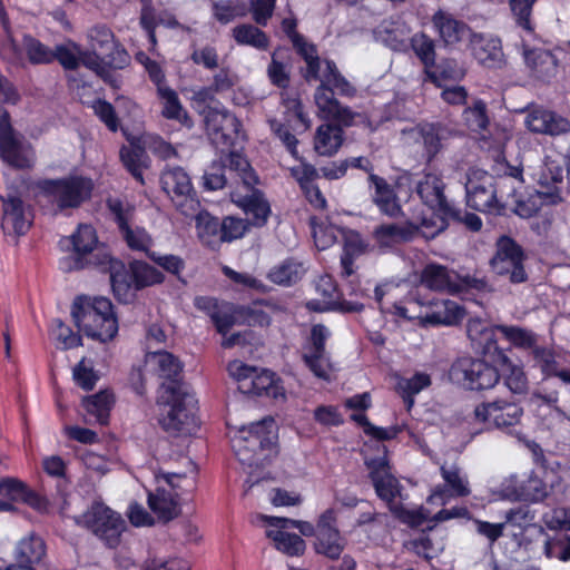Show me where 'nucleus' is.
<instances>
[{"mask_svg":"<svg viewBox=\"0 0 570 570\" xmlns=\"http://www.w3.org/2000/svg\"><path fill=\"white\" fill-rule=\"evenodd\" d=\"M243 393L255 395L266 394L277 397L279 393V386L275 381V375L273 372L267 370L258 371L256 368L250 382H245L243 384Z\"/></svg>","mask_w":570,"mask_h":570,"instance_id":"09e8293b","label":"nucleus"},{"mask_svg":"<svg viewBox=\"0 0 570 570\" xmlns=\"http://www.w3.org/2000/svg\"><path fill=\"white\" fill-rule=\"evenodd\" d=\"M521 513L522 510L511 509L505 513V522L500 523H491L480 519H474L473 523L475 525V531L478 534L487 538L489 543L492 546L497 540H499L503 535L507 523L515 521L517 517Z\"/></svg>","mask_w":570,"mask_h":570,"instance_id":"6e6d98bb","label":"nucleus"},{"mask_svg":"<svg viewBox=\"0 0 570 570\" xmlns=\"http://www.w3.org/2000/svg\"><path fill=\"white\" fill-rule=\"evenodd\" d=\"M449 374L454 383L471 391L490 390L500 381V373L494 366L473 357L456 360Z\"/></svg>","mask_w":570,"mask_h":570,"instance_id":"1a4fd4ad","label":"nucleus"},{"mask_svg":"<svg viewBox=\"0 0 570 570\" xmlns=\"http://www.w3.org/2000/svg\"><path fill=\"white\" fill-rule=\"evenodd\" d=\"M23 50L32 65H46L55 61L53 49L31 36H24Z\"/></svg>","mask_w":570,"mask_h":570,"instance_id":"bf43d9fd","label":"nucleus"},{"mask_svg":"<svg viewBox=\"0 0 570 570\" xmlns=\"http://www.w3.org/2000/svg\"><path fill=\"white\" fill-rule=\"evenodd\" d=\"M232 33L239 46H249L257 50H265L268 47L269 41L266 33L253 24H238L232 30Z\"/></svg>","mask_w":570,"mask_h":570,"instance_id":"864d4df0","label":"nucleus"},{"mask_svg":"<svg viewBox=\"0 0 570 570\" xmlns=\"http://www.w3.org/2000/svg\"><path fill=\"white\" fill-rule=\"evenodd\" d=\"M314 288L318 297L306 302L309 311L326 312L340 305V293L332 276H320L314 283Z\"/></svg>","mask_w":570,"mask_h":570,"instance_id":"473e14b6","label":"nucleus"},{"mask_svg":"<svg viewBox=\"0 0 570 570\" xmlns=\"http://www.w3.org/2000/svg\"><path fill=\"white\" fill-rule=\"evenodd\" d=\"M305 272L302 263L287 259L273 267L268 272V278L277 285L289 286L298 282L304 276Z\"/></svg>","mask_w":570,"mask_h":570,"instance_id":"8fccbe9b","label":"nucleus"},{"mask_svg":"<svg viewBox=\"0 0 570 570\" xmlns=\"http://www.w3.org/2000/svg\"><path fill=\"white\" fill-rule=\"evenodd\" d=\"M196 232L199 240L207 247L216 248L222 244L220 223L207 212H196Z\"/></svg>","mask_w":570,"mask_h":570,"instance_id":"79ce46f5","label":"nucleus"},{"mask_svg":"<svg viewBox=\"0 0 570 570\" xmlns=\"http://www.w3.org/2000/svg\"><path fill=\"white\" fill-rule=\"evenodd\" d=\"M3 203V214L1 227L6 234L23 235L31 226L30 214L26 210L22 200L13 195L1 197Z\"/></svg>","mask_w":570,"mask_h":570,"instance_id":"a878e982","label":"nucleus"},{"mask_svg":"<svg viewBox=\"0 0 570 570\" xmlns=\"http://www.w3.org/2000/svg\"><path fill=\"white\" fill-rule=\"evenodd\" d=\"M498 331L499 325H494L490 321L481 317H471L465 324V332L471 348L475 353L489 357L491 361H494L495 357L504 353L498 345Z\"/></svg>","mask_w":570,"mask_h":570,"instance_id":"6ab92c4d","label":"nucleus"},{"mask_svg":"<svg viewBox=\"0 0 570 570\" xmlns=\"http://www.w3.org/2000/svg\"><path fill=\"white\" fill-rule=\"evenodd\" d=\"M105 261L108 265L114 295L121 303H130L137 291L164 281L163 273L147 263L134 262L127 269L119 259L105 256Z\"/></svg>","mask_w":570,"mask_h":570,"instance_id":"39448f33","label":"nucleus"},{"mask_svg":"<svg viewBox=\"0 0 570 570\" xmlns=\"http://www.w3.org/2000/svg\"><path fill=\"white\" fill-rule=\"evenodd\" d=\"M157 92L163 102L161 115L167 119L177 120L183 125L190 126V119L184 109L177 92L168 86L160 88Z\"/></svg>","mask_w":570,"mask_h":570,"instance_id":"49530a36","label":"nucleus"},{"mask_svg":"<svg viewBox=\"0 0 570 570\" xmlns=\"http://www.w3.org/2000/svg\"><path fill=\"white\" fill-rule=\"evenodd\" d=\"M71 315L78 328L91 338L107 342L118 333L112 304L106 297L78 296Z\"/></svg>","mask_w":570,"mask_h":570,"instance_id":"20e7f679","label":"nucleus"},{"mask_svg":"<svg viewBox=\"0 0 570 570\" xmlns=\"http://www.w3.org/2000/svg\"><path fill=\"white\" fill-rule=\"evenodd\" d=\"M535 416L540 424L550 431H566L570 426V417L558 406V395L534 394Z\"/></svg>","mask_w":570,"mask_h":570,"instance_id":"b1692460","label":"nucleus"},{"mask_svg":"<svg viewBox=\"0 0 570 570\" xmlns=\"http://www.w3.org/2000/svg\"><path fill=\"white\" fill-rule=\"evenodd\" d=\"M466 203L471 208L484 213H499L494 180L491 175L480 169L468 174L465 184Z\"/></svg>","mask_w":570,"mask_h":570,"instance_id":"f3484780","label":"nucleus"},{"mask_svg":"<svg viewBox=\"0 0 570 570\" xmlns=\"http://www.w3.org/2000/svg\"><path fill=\"white\" fill-rule=\"evenodd\" d=\"M214 17L222 23H228L235 18L244 17L247 7L242 0L215 1L213 2Z\"/></svg>","mask_w":570,"mask_h":570,"instance_id":"e2e57ef3","label":"nucleus"},{"mask_svg":"<svg viewBox=\"0 0 570 570\" xmlns=\"http://www.w3.org/2000/svg\"><path fill=\"white\" fill-rule=\"evenodd\" d=\"M523 261L521 247L510 237L503 236L497 243V253L491 259V266L497 275L507 276L511 283L520 284L528 279Z\"/></svg>","mask_w":570,"mask_h":570,"instance_id":"2eb2a0df","label":"nucleus"},{"mask_svg":"<svg viewBox=\"0 0 570 570\" xmlns=\"http://www.w3.org/2000/svg\"><path fill=\"white\" fill-rule=\"evenodd\" d=\"M160 183L175 207L185 216H191L199 209V200L189 175L181 167L167 168L163 171Z\"/></svg>","mask_w":570,"mask_h":570,"instance_id":"ddd939ff","label":"nucleus"},{"mask_svg":"<svg viewBox=\"0 0 570 570\" xmlns=\"http://www.w3.org/2000/svg\"><path fill=\"white\" fill-rule=\"evenodd\" d=\"M343 253L341 256L342 276L348 277L354 273V261L364 254L366 245L361 235L355 232H344Z\"/></svg>","mask_w":570,"mask_h":570,"instance_id":"ea45409f","label":"nucleus"},{"mask_svg":"<svg viewBox=\"0 0 570 570\" xmlns=\"http://www.w3.org/2000/svg\"><path fill=\"white\" fill-rule=\"evenodd\" d=\"M366 465L376 494L390 505L393 504L392 501L399 494V482L392 475L386 458L366 460Z\"/></svg>","mask_w":570,"mask_h":570,"instance_id":"bb28decb","label":"nucleus"},{"mask_svg":"<svg viewBox=\"0 0 570 570\" xmlns=\"http://www.w3.org/2000/svg\"><path fill=\"white\" fill-rule=\"evenodd\" d=\"M77 523L92 532L110 549L120 544L121 534L126 530L122 517L100 502H95L77 519Z\"/></svg>","mask_w":570,"mask_h":570,"instance_id":"6e6552de","label":"nucleus"},{"mask_svg":"<svg viewBox=\"0 0 570 570\" xmlns=\"http://www.w3.org/2000/svg\"><path fill=\"white\" fill-rule=\"evenodd\" d=\"M446 217L448 216L440 214L439 212L431 214L429 217H423L420 224H414L415 238L417 236H422L425 239H432L438 236L446 228ZM452 217L458 218L459 213L456 212V215Z\"/></svg>","mask_w":570,"mask_h":570,"instance_id":"680f3d73","label":"nucleus"},{"mask_svg":"<svg viewBox=\"0 0 570 570\" xmlns=\"http://www.w3.org/2000/svg\"><path fill=\"white\" fill-rule=\"evenodd\" d=\"M444 187L442 176L433 171H424L415 180V193L428 207L445 216H455L456 210L448 202Z\"/></svg>","mask_w":570,"mask_h":570,"instance_id":"aec40b11","label":"nucleus"},{"mask_svg":"<svg viewBox=\"0 0 570 570\" xmlns=\"http://www.w3.org/2000/svg\"><path fill=\"white\" fill-rule=\"evenodd\" d=\"M293 46L306 63L304 79L307 82H320L314 99L322 117L337 120L346 126L351 125L354 112L348 107L342 106L335 98V94L353 97L356 94L355 86L341 73L333 60H322L316 47L308 43L303 36H295Z\"/></svg>","mask_w":570,"mask_h":570,"instance_id":"f257e3e1","label":"nucleus"},{"mask_svg":"<svg viewBox=\"0 0 570 570\" xmlns=\"http://www.w3.org/2000/svg\"><path fill=\"white\" fill-rule=\"evenodd\" d=\"M431 384V377L426 373H415L410 379H400L397 382V391L411 409L414 404L413 396L426 389Z\"/></svg>","mask_w":570,"mask_h":570,"instance_id":"13d9d810","label":"nucleus"},{"mask_svg":"<svg viewBox=\"0 0 570 570\" xmlns=\"http://www.w3.org/2000/svg\"><path fill=\"white\" fill-rule=\"evenodd\" d=\"M267 537L275 542L276 548L289 556H299L305 550L304 540L295 534L283 530H269Z\"/></svg>","mask_w":570,"mask_h":570,"instance_id":"4d7b16f0","label":"nucleus"},{"mask_svg":"<svg viewBox=\"0 0 570 570\" xmlns=\"http://www.w3.org/2000/svg\"><path fill=\"white\" fill-rule=\"evenodd\" d=\"M332 333L323 324H315L311 328V335L303 347L302 358L309 371L318 379L328 380L332 372L330 355L325 350V343Z\"/></svg>","mask_w":570,"mask_h":570,"instance_id":"dca6fc26","label":"nucleus"},{"mask_svg":"<svg viewBox=\"0 0 570 570\" xmlns=\"http://www.w3.org/2000/svg\"><path fill=\"white\" fill-rule=\"evenodd\" d=\"M432 22L446 45H455L464 39L470 40L473 35L466 23L454 19L452 14L442 10L433 14Z\"/></svg>","mask_w":570,"mask_h":570,"instance_id":"7c9ffc66","label":"nucleus"},{"mask_svg":"<svg viewBox=\"0 0 570 570\" xmlns=\"http://www.w3.org/2000/svg\"><path fill=\"white\" fill-rule=\"evenodd\" d=\"M499 332L514 347L522 350H531L537 346V335L528 330L515 325H499Z\"/></svg>","mask_w":570,"mask_h":570,"instance_id":"5fc2aeb1","label":"nucleus"},{"mask_svg":"<svg viewBox=\"0 0 570 570\" xmlns=\"http://www.w3.org/2000/svg\"><path fill=\"white\" fill-rule=\"evenodd\" d=\"M411 28L400 18L386 19L376 28V39L394 51H405Z\"/></svg>","mask_w":570,"mask_h":570,"instance_id":"c756f323","label":"nucleus"},{"mask_svg":"<svg viewBox=\"0 0 570 570\" xmlns=\"http://www.w3.org/2000/svg\"><path fill=\"white\" fill-rule=\"evenodd\" d=\"M276 424L273 417L240 426L232 439V446L239 462L259 466L275 453Z\"/></svg>","mask_w":570,"mask_h":570,"instance_id":"7ed1b4c3","label":"nucleus"},{"mask_svg":"<svg viewBox=\"0 0 570 570\" xmlns=\"http://www.w3.org/2000/svg\"><path fill=\"white\" fill-rule=\"evenodd\" d=\"M120 159L127 170L144 184L142 170L149 167V157L144 148L137 145L124 146L120 149Z\"/></svg>","mask_w":570,"mask_h":570,"instance_id":"c03bdc74","label":"nucleus"},{"mask_svg":"<svg viewBox=\"0 0 570 570\" xmlns=\"http://www.w3.org/2000/svg\"><path fill=\"white\" fill-rule=\"evenodd\" d=\"M494 363L501 365L500 377H503L505 386L514 394H524L529 382L523 367L513 363L505 353L495 357Z\"/></svg>","mask_w":570,"mask_h":570,"instance_id":"e433bc0d","label":"nucleus"},{"mask_svg":"<svg viewBox=\"0 0 570 570\" xmlns=\"http://www.w3.org/2000/svg\"><path fill=\"white\" fill-rule=\"evenodd\" d=\"M470 49L474 58L483 66L491 67L501 59V42L481 33L471 35Z\"/></svg>","mask_w":570,"mask_h":570,"instance_id":"c9c22d12","label":"nucleus"},{"mask_svg":"<svg viewBox=\"0 0 570 570\" xmlns=\"http://www.w3.org/2000/svg\"><path fill=\"white\" fill-rule=\"evenodd\" d=\"M563 170L556 161H546L539 178L537 196L547 205H556L562 200Z\"/></svg>","mask_w":570,"mask_h":570,"instance_id":"393cba45","label":"nucleus"},{"mask_svg":"<svg viewBox=\"0 0 570 570\" xmlns=\"http://www.w3.org/2000/svg\"><path fill=\"white\" fill-rule=\"evenodd\" d=\"M41 191L61 209L75 208L87 200L94 189L90 178L69 176L62 179H47L39 184Z\"/></svg>","mask_w":570,"mask_h":570,"instance_id":"9d476101","label":"nucleus"},{"mask_svg":"<svg viewBox=\"0 0 570 570\" xmlns=\"http://www.w3.org/2000/svg\"><path fill=\"white\" fill-rule=\"evenodd\" d=\"M70 242L72 243L73 250L78 255H86L91 253L98 244L96 230L90 225H79L77 232L71 235Z\"/></svg>","mask_w":570,"mask_h":570,"instance_id":"0e129e2a","label":"nucleus"},{"mask_svg":"<svg viewBox=\"0 0 570 570\" xmlns=\"http://www.w3.org/2000/svg\"><path fill=\"white\" fill-rule=\"evenodd\" d=\"M343 142V130L335 125H321L315 135L314 148L318 155L332 156Z\"/></svg>","mask_w":570,"mask_h":570,"instance_id":"a19ab883","label":"nucleus"},{"mask_svg":"<svg viewBox=\"0 0 570 570\" xmlns=\"http://www.w3.org/2000/svg\"><path fill=\"white\" fill-rule=\"evenodd\" d=\"M0 158L10 167L27 169L33 165L31 145L16 134L10 125L9 114L0 106Z\"/></svg>","mask_w":570,"mask_h":570,"instance_id":"9b49d317","label":"nucleus"},{"mask_svg":"<svg viewBox=\"0 0 570 570\" xmlns=\"http://www.w3.org/2000/svg\"><path fill=\"white\" fill-rule=\"evenodd\" d=\"M335 512L326 510L318 520L315 550L331 559H337L345 548V540L334 527Z\"/></svg>","mask_w":570,"mask_h":570,"instance_id":"4be33fe9","label":"nucleus"},{"mask_svg":"<svg viewBox=\"0 0 570 570\" xmlns=\"http://www.w3.org/2000/svg\"><path fill=\"white\" fill-rule=\"evenodd\" d=\"M421 283L430 289L459 293L463 287L478 289L485 287V282L471 277L461 278L454 271L439 264H428L421 273Z\"/></svg>","mask_w":570,"mask_h":570,"instance_id":"a211bd4d","label":"nucleus"},{"mask_svg":"<svg viewBox=\"0 0 570 570\" xmlns=\"http://www.w3.org/2000/svg\"><path fill=\"white\" fill-rule=\"evenodd\" d=\"M246 194L238 190L230 193L232 202L239 206L248 216H252L253 224L263 226L271 214V207L264 195L253 187H244Z\"/></svg>","mask_w":570,"mask_h":570,"instance_id":"cd10ccee","label":"nucleus"},{"mask_svg":"<svg viewBox=\"0 0 570 570\" xmlns=\"http://www.w3.org/2000/svg\"><path fill=\"white\" fill-rule=\"evenodd\" d=\"M373 236L381 248L391 249L415 239V228L413 223L383 224L374 229Z\"/></svg>","mask_w":570,"mask_h":570,"instance_id":"2f4dec72","label":"nucleus"},{"mask_svg":"<svg viewBox=\"0 0 570 570\" xmlns=\"http://www.w3.org/2000/svg\"><path fill=\"white\" fill-rule=\"evenodd\" d=\"M275 306L268 302H256L250 306L238 308L239 318L249 326H268Z\"/></svg>","mask_w":570,"mask_h":570,"instance_id":"603ef678","label":"nucleus"},{"mask_svg":"<svg viewBox=\"0 0 570 570\" xmlns=\"http://www.w3.org/2000/svg\"><path fill=\"white\" fill-rule=\"evenodd\" d=\"M313 238L316 247L324 250L334 245L344 230L331 224H316L312 220Z\"/></svg>","mask_w":570,"mask_h":570,"instance_id":"338daca9","label":"nucleus"},{"mask_svg":"<svg viewBox=\"0 0 570 570\" xmlns=\"http://www.w3.org/2000/svg\"><path fill=\"white\" fill-rule=\"evenodd\" d=\"M146 368L159 377L174 380L181 372L180 361L167 351H147L145 355Z\"/></svg>","mask_w":570,"mask_h":570,"instance_id":"72a5a7b5","label":"nucleus"},{"mask_svg":"<svg viewBox=\"0 0 570 570\" xmlns=\"http://www.w3.org/2000/svg\"><path fill=\"white\" fill-rule=\"evenodd\" d=\"M543 553L548 559H557L562 562L570 560V535L556 533L547 537L543 544Z\"/></svg>","mask_w":570,"mask_h":570,"instance_id":"052dcab7","label":"nucleus"},{"mask_svg":"<svg viewBox=\"0 0 570 570\" xmlns=\"http://www.w3.org/2000/svg\"><path fill=\"white\" fill-rule=\"evenodd\" d=\"M124 239L126 240L129 248L132 250L145 252L147 255L150 253L149 248L153 245L151 236L146 232L145 228L135 227L130 225L120 230Z\"/></svg>","mask_w":570,"mask_h":570,"instance_id":"774afa93","label":"nucleus"},{"mask_svg":"<svg viewBox=\"0 0 570 570\" xmlns=\"http://www.w3.org/2000/svg\"><path fill=\"white\" fill-rule=\"evenodd\" d=\"M370 181L375 187L374 202L380 209L386 215H395L400 207L396 203L395 194L393 188L385 181V179L371 174L368 177Z\"/></svg>","mask_w":570,"mask_h":570,"instance_id":"3c124183","label":"nucleus"},{"mask_svg":"<svg viewBox=\"0 0 570 570\" xmlns=\"http://www.w3.org/2000/svg\"><path fill=\"white\" fill-rule=\"evenodd\" d=\"M521 405L507 400L483 402L475 406L474 419L489 429H498L512 434L523 417Z\"/></svg>","mask_w":570,"mask_h":570,"instance_id":"f8f14e48","label":"nucleus"},{"mask_svg":"<svg viewBox=\"0 0 570 570\" xmlns=\"http://www.w3.org/2000/svg\"><path fill=\"white\" fill-rule=\"evenodd\" d=\"M148 504L158 518L164 521L173 520L179 513L175 495L165 489H157L156 493H149Z\"/></svg>","mask_w":570,"mask_h":570,"instance_id":"a18cd8bd","label":"nucleus"},{"mask_svg":"<svg viewBox=\"0 0 570 570\" xmlns=\"http://www.w3.org/2000/svg\"><path fill=\"white\" fill-rule=\"evenodd\" d=\"M452 129L441 122H421L401 131L403 145L430 164L441 153Z\"/></svg>","mask_w":570,"mask_h":570,"instance_id":"0eeeda50","label":"nucleus"},{"mask_svg":"<svg viewBox=\"0 0 570 570\" xmlns=\"http://www.w3.org/2000/svg\"><path fill=\"white\" fill-rule=\"evenodd\" d=\"M205 125L209 139L222 153L244 138L239 119L225 108H209L205 115Z\"/></svg>","mask_w":570,"mask_h":570,"instance_id":"4468645a","label":"nucleus"},{"mask_svg":"<svg viewBox=\"0 0 570 570\" xmlns=\"http://www.w3.org/2000/svg\"><path fill=\"white\" fill-rule=\"evenodd\" d=\"M523 57L527 66L539 78H550L557 72V59L548 50L523 48Z\"/></svg>","mask_w":570,"mask_h":570,"instance_id":"58836bf2","label":"nucleus"},{"mask_svg":"<svg viewBox=\"0 0 570 570\" xmlns=\"http://www.w3.org/2000/svg\"><path fill=\"white\" fill-rule=\"evenodd\" d=\"M463 119L470 130L483 132L489 126L487 105L482 100H475L473 105L463 111Z\"/></svg>","mask_w":570,"mask_h":570,"instance_id":"69168bd1","label":"nucleus"},{"mask_svg":"<svg viewBox=\"0 0 570 570\" xmlns=\"http://www.w3.org/2000/svg\"><path fill=\"white\" fill-rule=\"evenodd\" d=\"M222 161L229 175L239 178L244 187H253L257 184V177L243 155L230 151Z\"/></svg>","mask_w":570,"mask_h":570,"instance_id":"de8ad7c7","label":"nucleus"},{"mask_svg":"<svg viewBox=\"0 0 570 570\" xmlns=\"http://www.w3.org/2000/svg\"><path fill=\"white\" fill-rule=\"evenodd\" d=\"M196 403L195 396L176 383L163 384L158 396L163 429L173 434L195 433L199 428Z\"/></svg>","mask_w":570,"mask_h":570,"instance_id":"f03ea898","label":"nucleus"},{"mask_svg":"<svg viewBox=\"0 0 570 570\" xmlns=\"http://www.w3.org/2000/svg\"><path fill=\"white\" fill-rule=\"evenodd\" d=\"M114 395L104 390L97 394L83 397L82 406L85 409V421L89 424L98 423L105 425L108 423Z\"/></svg>","mask_w":570,"mask_h":570,"instance_id":"f704fd0d","label":"nucleus"},{"mask_svg":"<svg viewBox=\"0 0 570 570\" xmlns=\"http://www.w3.org/2000/svg\"><path fill=\"white\" fill-rule=\"evenodd\" d=\"M410 45L416 57L421 60V62L425 67V76L426 79L431 82L440 86L438 82V77L434 72L430 71L435 65V45L433 39H431L425 33H415L410 38Z\"/></svg>","mask_w":570,"mask_h":570,"instance_id":"4c0bfd02","label":"nucleus"},{"mask_svg":"<svg viewBox=\"0 0 570 570\" xmlns=\"http://www.w3.org/2000/svg\"><path fill=\"white\" fill-rule=\"evenodd\" d=\"M90 47L107 58L112 68H122L128 61L126 50L116 42L112 31L105 26H96L88 32Z\"/></svg>","mask_w":570,"mask_h":570,"instance_id":"5701e85b","label":"nucleus"},{"mask_svg":"<svg viewBox=\"0 0 570 570\" xmlns=\"http://www.w3.org/2000/svg\"><path fill=\"white\" fill-rule=\"evenodd\" d=\"M393 313L405 320H417L424 326H452L458 324L464 316L463 308L456 302L443 299L425 305L413 295L406 298L405 304H394Z\"/></svg>","mask_w":570,"mask_h":570,"instance_id":"423d86ee","label":"nucleus"},{"mask_svg":"<svg viewBox=\"0 0 570 570\" xmlns=\"http://www.w3.org/2000/svg\"><path fill=\"white\" fill-rule=\"evenodd\" d=\"M440 471L448 490L441 487L435 488L429 498L430 501L440 500L445 503L448 497H468L471 493L468 478L462 474L458 465L443 464Z\"/></svg>","mask_w":570,"mask_h":570,"instance_id":"c85d7f7f","label":"nucleus"},{"mask_svg":"<svg viewBox=\"0 0 570 570\" xmlns=\"http://www.w3.org/2000/svg\"><path fill=\"white\" fill-rule=\"evenodd\" d=\"M525 127L533 134L559 136L570 131V120L541 106L528 108Z\"/></svg>","mask_w":570,"mask_h":570,"instance_id":"412c9836","label":"nucleus"},{"mask_svg":"<svg viewBox=\"0 0 570 570\" xmlns=\"http://www.w3.org/2000/svg\"><path fill=\"white\" fill-rule=\"evenodd\" d=\"M46 556V544L43 540L35 534L22 538L16 549L17 560L22 566L38 563Z\"/></svg>","mask_w":570,"mask_h":570,"instance_id":"37998d69","label":"nucleus"}]
</instances>
